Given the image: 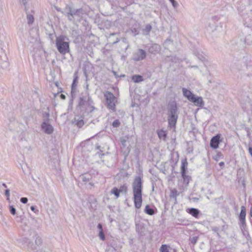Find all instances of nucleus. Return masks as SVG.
I'll list each match as a JSON object with an SVG mask.
<instances>
[{"mask_svg":"<svg viewBox=\"0 0 252 252\" xmlns=\"http://www.w3.org/2000/svg\"><path fill=\"white\" fill-rule=\"evenodd\" d=\"M135 207L139 209L142 205V182L139 177H136L132 184Z\"/></svg>","mask_w":252,"mask_h":252,"instance_id":"obj_1","label":"nucleus"},{"mask_svg":"<svg viewBox=\"0 0 252 252\" xmlns=\"http://www.w3.org/2000/svg\"><path fill=\"white\" fill-rule=\"evenodd\" d=\"M93 105V101L88 92L85 91L82 92L79 96L78 106L91 112L95 109Z\"/></svg>","mask_w":252,"mask_h":252,"instance_id":"obj_2","label":"nucleus"},{"mask_svg":"<svg viewBox=\"0 0 252 252\" xmlns=\"http://www.w3.org/2000/svg\"><path fill=\"white\" fill-rule=\"evenodd\" d=\"M66 36L60 35L57 37L56 45L58 51L63 55H65L69 51V42L65 41Z\"/></svg>","mask_w":252,"mask_h":252,"instance_id":"obj_3","label":"nucleus"},{"mask_svg":"<svg viewBox=\"0 0 252 252\" xmlns=\"http://www.w3.org/2000/svg\"><path fill=\"white\" fill-rule=\"evenodd\" d=\"M167 115L169 126L171 128L175 127L178 118L177 107L175 103L170 104Z\"/></svg>","mask_w":252,"mask_h":252,"instance_id":"obj_4","label":"nucleus"},{"mask_svg":"<svg viewBox=\"0 0 252 252\" xmlns=\"http://www.w3.org/2000/svg\"><path fill=\"white\" fill-rule=\"evenodd\" d=\"M104 97L106 99V103L108 108L114 111L115 110L116 98L114 94L110 92H106L104 94Z\"/></svg>","mask_w":252,"mask_h":252,"instance_id":"obj_5","label":"nucleus"},{"mask_svg":"<svg viewBox=\"0 0 252 252\" xmlns=\"http://www.w3.org/2000/svg\"><path fill=\"white\" fill-rule=\"evenodd\" d=\"M208 30L212 33L213 36H217L222 34L224 33V29L222 26H216L215 24L210 23L208 26Z\"/></svg>","mask_w":252,"mask_h":252,"instance_id":"obj_6","label":"nucleus"},{"mask_svg":"<svg viewBox=\"0 0 252 252\" xmlns=\"http://www.w3.org/2000/svg\"><path fill=\"white\" fill-rule=\"evenodd\" d=\"M65 10L66 11V15L70 21H73L74 19L75 16H79L78 13L80 9H72L70 7L67 6L65 8Z\"/></svg>","mask_w":252,"mask_h":252,"instance_id":"obj_7","label":"nucleus"},{"mask_svg":"<svg viewBox=\"0 0 252 252\" xmlns=\"http://www.w3.org/2000/svg\"><path fill=\"white\" fill-rule=\"evenodd\" d=\"M147 56V53L143 49H138L133 55V60L135 61L143 60Z\"/></svg>","mask_w":252,"mask_h":252,"instance_id":"obj_8","label":"nucleus"},{"mask_svg":"<svg viewBox=\"0 0 252 252\" xmlns=\"http://www.w3.org/2000/svg\"><path fill=\"white\" fill-rule=\"evenodd\" d=\"M246 215V208L242 206L241 207V212L239 215L240 224L242 227L244 229L246 226L245 218Z\"/></svg>","mask_w":252,"mask_h":252,"instance_id":"obj_9","label":"nucleus"},{"mask_svg":"<svg viewBox=\"0 0 252 252\" xmlns=\"http://www.w3.org/2000/svg\"><path fill=\"white\" fill-rule=\"evenodd\" d=\"M220 134H218L216 136L213 137L210 141V146L213 149H217L220 142Z\"/></svg>","mask_w":252,"mask_h":252,"instance_id":"obj_10","label":"nucleus"},{"mask_svg":"<svg viewBox=\"0 0 252 252\" xmlns=\"http://www.w3.org/2000/svg\"><path fill=\"white\" fill-rule=\"evenodd\" d=\"M196 106L203 107L204 105V102L202 98L200 96H195V95L190 100Z\"/></svg>","mask_w":252,"mask_h":252,"instance_id":"obj_11","label":"nucleus"},{"mask_svg":"<svg viewBox=\"0 0 252 252\" xmlns=\"http://www.w3.org/2000/svg\"><path fill=\"white\" fill-rule=\"evenodd\" d=\"M41 128L44 132L48 134H51L53 132V127L50 124L44 122L41 124Z\"/></svg>","mask_w":252,"mask_h":252,"instance_id":"obj_12","label":"nucleus"},{"mask_svg":"<svg viewBox=\"0 0 252 252\" xmlns=\"http://www.w3.org/2000/svg\"><path fill=\"white\" fill-rule=\"evenodd\" d=\"M160 48V46L158 44H153L149 47V51L151 54L156 55L159 52Z\"/></svg>","mask_w":252,"mask_h":252,"instance_id":"obj_13","label":"nucleus"},{"mask_svg":"<svg viewBox=\"0 0 252 252\" xmlns=\"http://www.w3.org/2000/svg\"><path fill=\"white\" fill-rule=\"evenodd\" d=\"M183 94L185 97H186L189 101L191 99V98L194 96L193 94L191 91L185 88H182Z\"/></svg>","mask_w":252,"mask_h":252,"instance_id":"obj_14","label":"nucleus"},{"mask_svg":"<svg viewBox=\"0 0 252 252\" xmlns=\"http://www.w3.org/2000/svg\"><path fill=\"white\" fill-rule=\"evenodd\" d=\"M72 123L79 128L82 127L84 125V122L83 119H77L76 118H74Z\"/></svg>","mask_w":252,"mask_h":252,"instance_id":"obj_15","label":"nucleus"},{"mask_svg":"<svg viewBox=\"0 0 252 252\" xmlns=\"http://www.w3.org/2000/svg\"><path fill=\"white\" fill-rule=\"evenodd\" d=\"M187 211L188 213L194 217H197L199 213L198 209L193 208L188 209Z\"/></svg>","mask_w":252,"mask_h":252,"instance_id":"obj_16","label":"nucleus"},{"mask_svg":"<svg viewBox=\"0 0 252 252\" xmlns=\"http://www.w3.org/2000/svg\"><path fill=\"white\" fill-rule=\"evenodd\" d=\"M160 252H176L175 250L168 248L166 245H162L160 249Z\"/></svg>","mask_w":252,"mask_h":252,"instance_id":"obj_17","label":"nucleus"},{"mask_svg":"<svg viewBox=\"0 0 252 252\" xmlns=\"http://www.w3.org/2000/svg\"><path fill=\"white\" fill-rule=\"evenodd\" d=\"M158 135L160 139L165 140L167 136L166 131L161 129L158 131Z\"/></svg>","mask_w":252,"mask_h":252,"instance_id":"obj_18","label":"nucleus"},{"mask_svg":"<svg viewBox=\"0 0 252 252\" xmlns=\"http://www.w3.org/2000/svg\"><path fill=\"white\" fill-rule=\"evenodd\" d=\"M131 79L135 83H139L144 80L143 77L140 75H134L132 76Z\"/></svg>","mask_w":252,"mask_h":252,"instance_id":"obj_19","label":"nucleus"},{"mask_svg":"<svg viewBox=\"0 0 252 252\" xmlns=\"http://www.w3.org/2000/svg\"><path fill=\"white\" fill-rule=\"evenodd\" d=\"M123 191V190L121 189V188H120L119 189H117V188H113L111 190V193L112 194H113L115 195L116 198H118L119 195H120V193L121 192H122Z\"/></svg>","mask_w":252,"mask_h":252,"instance_id":"obj_20","label":"nucleus"},{"mask_svg":"<svg viewBox=\"0 0 252 252\" xmlns=\"http://www.w3.org/2000/svg\"><path fill=\"white\" fill-rule=\"evenodd\" d=\"M97 228L99 230V237L100 239L102 240H105V235H104V232L103 231L102 225L100 223H98V225H97Z\"/></svg>","mask_w":252,"mask_h":252,"instance_id":"obj_21","label":"nucleus"},{"mask_svg":"<svg viewBox=\"0 0 252 252\" xmlns=\"http://www.w3.org/2000/svg\"><path fill=\"white\" fill-rule=\"evenodd\" d=\"M144 211L147 214L149 215H153L155 213L154 210L151 208L149 205L146 206Z\"/></svg>","mask_w":252,"mask_h":252,"instance_id":"obj_22","label":"nucleus"},{"mask_svg":"<svg viewBox=\"0 0 252 252\" xmlns=\"http://www.w3.org/2000/svg\"><path fill=\"white\" fill-rule=\"evenodd\" d=\"M187 166V162H182V166H181V174H182V176L183 178H184V176H185L186 168Z\"/></svg>","mask_w":252,"mask_h":252,"instance_id":"obj_23","label":"nucleus"},{"mask_svg":"<svg viewBox=\"0 0 252 252\" xmlns=\"http://www.w3.org/2000/svg\"><path fill=\"white\" fill-rule=\"evenodd\" d=\"M120 145L121 148L122 150H125L126 146V139L125 137H122L120 138Z\"/></svg>","mask_w":252,"mask_h":252,"instance_id":"obj_24","label":"nucleus"},{"mask_svg":"<svg viewBox=\"0 0 252 252\" xmlns=\"http://www.w3.org/2000/svg\"><path fill=\"white\" fill-rule=\"evenodd\" d=\"M27 18L28 20V23L30 25L33 23L34 19L32 15L27 13Z\"/></svg>","mask_w":252,"mask_h":252,"instance_id":"obj_25","label":"nucleus"},{"mask_svg":"<svg viewBox=\"0 0 252 252\" xmlns=\"http://www.w3.org/2000/svg\"><path fill=\"white\" fill-rule=\"evenodd\" d=\"M152 29V27L150 25H147L145 28L143 30V34L145 35L149 34L150 32Z\"/></svg>","mask_w":252,"mask_h":252,"instance_id":"obj_26","label":"nucleus"},{"mask_svg":"<svg viewBox=\"0 0 252 252\" xmlns=\"http://www.w3.org/2000/svg\"><path fill=\"white\" fill-rule=\"evenodd\" d=\"M9 66V63L6 61H4L2 62L1 64H0V67L3 69L7 68Z\"/></svg>","mask_w":252,"mask_h":252,"instance_id":"obj_27","label":"nucleus"},{"mask_svg":"<svg viewBox=\"0 0 252 252\" xmlns=\"http://www.w3.org/2000/svg\"><path fill=\"white\" fill-rule=\"evenodd\" d=\"M9 211H10L11 214L13 215H15L16 213V209L12 205H10L9 206Z\"/></svg>","mask_w":252,"mask_h":252,"instance_id":"obj_28","label":"nucleus"},{"mask_svg":"<svg viewBox=\"0 0 252 252\" xmlns=\"http://www.w3.org/2000/svg\"><path fill=\"white\" fill-rule=\"evenodd\" d=\"M197 240H198V237L194 236V237L191 238L190 240L191 243L193 245H195L196 243Z\"/></svg>","mask_w":252,"mask_h":252,"instance_id":"obj_29","label":"nucleus"},{"mask_svg":"<svg viewBox=\"0 0 252 252\" xmlns=\"http://www.w3.org/2000/svg\"><path fill=\"white\" fill-rule=\"evenodd\" d=\"M120 123L119 121L118 120H116L113 122L112 126L114 127H117L120 126Z\"/></svg>","mask_w":252,"mask_h":252,"instance_id":"obj_30","label":"nucleus"},{"mask_svg":"<svg viewBox=\"0 0 252 252\" xmlns=\"http://www.w3.org/2000/svg\"><path fill=\"white\" fill-rule=\"evenodd\" d=\"M82 180L84 182H86L89 181V177H87V175H83L81 177Z\"/></svg>","mask_w":252,"mask_h":252,"instance_id":"obj_31","label":"nucleus"},{"mask_svg":"<svg viewBox=\"0 0 252 252\" xmlns=\"http://www.w3.org/2000/svg\"><path fill=\"white\" fill-rule=\"evenodd\" d=\"M106 252H116V250L113 247H110L106 250Z\"/></svg>","mask_w":252,"mask_h":252,"instance_id":"obj_32","label":"nucleus"},{"mask_svg":"<svg viewBox=\"0 0 252 252\" xmlns=\"http://www.w3.org/2000/svg\"><path fill=\"white\" fill-rule=\"evenodd\" d=\"M77 81V78H74L73 79V81L72 84V91L74 89L75 87L76 86V82Z\"/></svg>","mask_w":252,"mask_h":252,"instance_id":"obj_33","label":"nucleus"},{"mask_svg":"<svg viewBox=\"0 0 252 252\" xmlns=\"http://www.w3.org/2000/svg\"><path fill=\"white\" fill-rule=\"evenodd\" d=\"M28 199L27 197H22L20 199V201L24 204L27 203L28 202Z\"/></svg>","mask_w":252,"mask_h":252,"instance_id":"obj_34","label":"nucleus"},{"mask_svg":"<svg viewBox=\"0 0 252 252\" xmlns=\"http://www.w3.org/2000/svg\"><path fill=\"white\" fill-rule=\"evenodd\" d=\"M31 209L32 211H33L36 214H37L39 212L38 210L36 209L35 206H32L31 207Z\"/></svg>","mask_w":252,"mask_h":252,"instance_id":"obj_35","label":"nucleus"},{"mask_svg":"<svg viewBox=\"0 0 252 252\" xmlns=\"http://www.w3.org/2000/svg\"><path fill=\"white\" fill-rule=\"evenodd\" d=\"M5 194L7 197H9L10 195V191L9 189H6L5 191Z\"/></svg>","mask_w":252,"mask_h":252,"instance_id":"obj_36","label":"nucleus"},{"mask_svg":"<svg viewBox=\"0 0 252 252\" xmlns=\"http://www.w3.org/2000/svg\"><path fill=\"white\" fill-rule=\"evenodd\" d=\"M113 73L114 74V75H115V76L116 77H124L125 76V75H121L120 76H119L117 74V73L116 72L114 71H113Z\"/></svg>","mask_w":252,"mask_h":252,"instance_id":"obj_37","label":"nucleus"},{"mask_svg":"<svg viewBox=\"0 0 252 252\" xmlns=\"http://www.w3.org/2000/svg\"><path fill=\"white\" fill-rule=\"evenodd\" d=\"M171 3H172V5L174 7H177L178 5V3L176 1H175V0H174L173 2H172Z\"/></svg>","mask_w":252,"mask_h":252,"instance_id":"obj_38","label":"nucleus"},{"mask_svg":"<svg viewBox=\"0 0 252 252\" xmlns=\"http://www.w3.org/2000/svg\"><path fill=\"white\" fill-rule=\"evenodd\" d=\"M219 165H220V166L221 168H222V167H223L224 165V163L223 162H222V161L220 162L219 163Z\"/></svg>","mask_w":252,"mask_h":252,"instance_id":"obj_39","label":"nucleus"},{"mask_svg":"<svg viewBox=\"0 0 252 252\" xmlns=\"http://www.w3.org/2000/svg\"><path fill=\"white\" fill-rule=\"evenodd\" d=\"M249 153H250V154H251V156H252V148L250 147V148H249Z\"/></svg>","mask_w":252,"mask_h":252,"instance_id":"obj_40","label":"nucleus"},{"mask_svg":"<svg viewBox=\"0 0 252 252\" xmlns=\"http://www.w3.org/2000/svg\"><path fill=\"white\" fill-rule=\"evenodd\" d=\"M61 98H62V99H65V95H64V94H61Z\"/></svg>","mask_w":252,"mask_h":252,"instance_id":"obj_41","label":"nucleus"},{"mask_svg":"<svg viewBox=\"0 0 252 252\" xmlns=\"http://www.w3.org/2000/svg\"><path fill=\"white\" fill-rule=\"evenodd\" d=\"M189 67L190 68H198V66L197 65L189 66Z\"/></svg>","mask_w":252,"mask_h":252,"instance_id":"obj_42","label":"nucleus"},{"mask_svg":"<svg viewBox=\"0 0 252 252\" xmlns=\"http://www.w3.org/2000/svg\"><path fill=\"white\" fill-rule=\"evenodd\" d=\"M44 115L45 116L48 118L49 117V113H45Z\"/></svg>","mask_w":252,"mask_h":252,"instance_id":"obj_43","label":"nucleus"},{"mask_svg":"<svg viewBox=\"0 0 252 252\" xmlns=\"http://www.w3.org/2000/svg\"><path fill=\"white\" fill-rule=\"evenodd\" d=\"M22 0V2L25 5L26 3H27V0Z\"/></svg>","mask_w":252,"mask_h":252,"instance_id":"obj_44","label":"nucleus"},{"mask_svg":"<svg viewBox=\"0 0 252 252\" xmlns=\"http://www.w3.org/2000/svg\"><path fill=\"white\" fill-rule=\"evenodd\" d=\"M2 186H3V187H4L5 188H6V187H7L6 185H5V184H4V183H3V184H2Z\"/></svg>","mask_w":252,"mask_h":252,"instance_id":"obj_45","label":"nucleus"},{"mask_svg":"<svg viewBox=\"0 0 252 252\" xmlns=\"http://www.w3.org/2000/svg\"><path fill=\"white\" fill-rule=\"evenodd\" d=\"M126 160V155H124V160Z\"/></svg>","mask_w":252,"mask_h":252,"instance_id":"obj_46","label":"nucleus"},{"mask_svg":"<svg viewBox=\"0 0 252 252\" xmlns=\"http://www.w3.org/2000/svg\"><path fill=\"white\" fill-rule=\"evenodd\" d=\"M214 159L215 160H218V158H217V157H215V158H214Z\"/></svg>","mask_w":252,"mask_h":252,"instance_id":"obj_47","label":"nucleus"},{"mask_svg":"<svg viewBox=\"0 0 252 252\" xmlns=\"http://www.w3.org/2000/svg\"><path fill=\"white\" fill-rule=\"evenodd\" d=\"M176 192H177V190H172L173 193H174V192L176 193Z\"/></svg>","mask_w":252,"mask_h":252,"instance_id":"obj_48","label":"nucleus"},{"mask_svg":"<svg viewBox=\"0 0 252 252\" xmlns=\"http://www.w3.org/2000/svg\"><path fill=\"white\" fill-rule=\"evenodd\" d=\"M175 0H169V1L172 2H173Z\"/></svg>","mask_w":252,"mask_h":252,"instance_id":"obj_49","label":"nucleus"},{"mask_svg":"<svg viewBox=\"0 0 252 252\" xmlns=\"http://www.w3.org/2000/svg\"><path fill=\"white\" fill-rule=\"evenodd\" d=\"M7 200H9V197H7Z\"/></svg>","mask_w":252,"mask_h":252,"instance_id":"obj_50","label":"nucleus"}]
</instances>
